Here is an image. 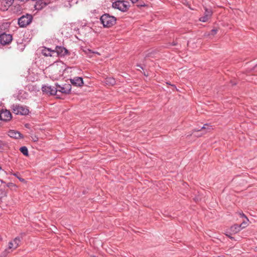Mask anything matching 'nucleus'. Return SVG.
Returning <instances> with one entry per match:
<instances>
[{
	"label": "nucleus",
	"mask_w": 257,
	"mask_h": 257,
	"mask_svg": "<svg viewBox=\"0 0 257 257\" xmlns=\"http://www.w3.org/2000/svg\"><path fill=\"white\" fill-rule=\"evenodd\" d=\"M100 22L105 28H110L116 23L115 17L108 14H104L100 18Z\"/></svg>",
	"instance_id": "nucleus-1"
},
{
	"label": "nucleus",
	"mask_w": 257,
	"mask_h": 257,
	"mask_svg": "<svg viewBox=\"0 0 257 257\" xmlns=\"http://www.w3.org/2000/svg\"><path fill=\"white\" fill-rule=\"evenodd\" d=\"M112 6L113 8L125 12L127 11L129 8L128 2L124 1H116L112 3Z\"/></svg>",
	"instance_id": "nucleus-2"
},
{
	"label": "nucleus",
	"mask_w": 257,
	"mask_h": 257,
	"mask_svg": "<svg viewBox=\"0 0 257 257\" xmlns=\"http://www.w3.org/2000/svg\"><path fill=\"white\" fill-rule=\"evenodd\" d=\"M33 20V16L27 14L25 15H23L18 19V24L21 28H24L29 25Z\"/></svg>",
	"instance_id": "nucleus-3"
},
{
	"label": "nucleus",
	"mask_w": 257,
	"mask_h": 257,
	"mask_svg": "<svg viewBox=\"0 0 257 257\" xmlns=\"http://www.w3.org/2000/svg\"><path fill=\"white\" fill-rule=\"evenodd\" d=\"M12 110L16 114L27 115L29 112L26 107L17 104L13 105Z\"/></svg>",
	"instance_id": "nucleus-4"
},
{
	"label": "nucleus",
	"mask_w": 257,
	"mask_h": 257,
	"mask_svg": "<svg viewBox=\"0 0 257 257\" xmlns=\"http://www.w3.org/2000/svg\"><path fill=\"white\" fill-rule=\"evenodd\" d=\"M13 40L12 35L4 33L0 35V43L3 45L10 44Z\"/></svg>",
	"instance_id": "nucleus-5"
},
{
	"label": "nucleus",
	"mask_w": 257,
	"mask_h": 257,
	"mask_svg": "<svg viewBox=\"0 0 257 257\" xmlns=\"http://www.w3.org/2000/svg\"><path fill=\"white\" fill-rule=\"evenodd\" d=\"M42 91L48 95H55L57 94L56 88L55 86L44 85L42 87Z\"/></svg>",
	"instance_id": "nucleus-6"
},
{
	"label": "nucleus",
	"mask_w": 257,
	"mask_h": 257,
	"mask_svg": "<svg viewBox=\"0 0 257 257\" xmlns=\"http://www.w3.org/2000/svg\"><path fill=\"white\" fill-rule=\"evenodd\" d=\"M57 92H59L64 94H69L71 91V86L69 84H65L62 86L56 85Z\"/></svg>",
	"instance_id": "nucleus-7"
},
{
	"label": "nucleus",
	"mask_w": 257,
	"mask_h": 257,
	"mask_svg": "<svg viewBox=\"0 0 257 257\" xmlns=\"http://www.w3.org/2000/svg\"><path fill=\"white\" fill-rule=\"evenodd\" d=\"M12 118L11 112L7 110H2L0 111V119L4 121H9Z\"/></svg>",
	"instance_id": "nucleus-8"
},
{
	"label": "nucleus",
	"mask_w": 257,
	"mask_h": 257,
	"mask_svg": "<svg viewBox=\"0 0 257 257\" xmlns=\"http://www.w3.org/2000/svg\"><path fill=\"white\" fill-rule=\"evenodd\" d=\"M14 0H1L0 10L5 11L12 5Z\"/></svg>",
	"instance_id": "nucleus-9"
},
{
	"label": "nucleus",
	"mask_w": 257,
	"mask_h": 257,
	"mask_svg": "<svg viewBox=\"0 0 257 257\" xmlns=\"http://www.w3.org/2000/svg\"><path fill=\"white\" fill-rule=\"evenodd\" d=\"M212 14V12L210 9H208L206 8H205V13L204 16L201 17L199 19V20L201 22H207L209 18H211Z\"/></svg>",
	"instance_id": "nucleus-10"
},
{
	"label": "nucleus",
	"mask_w": 257,
	"mask_h": 257,
	"mask_svg": "<svg viewBox=\"0 0 257 257\" xmlns=\"http://www.w3.org/2000/svg\"><path fill=\"white\" fill-rule=\"evenodd\" d=\"M70 80L71 84L74 86L81 87L83 84V78L80 77H75L70 79Z\"/></svg>",
	"instance_id": "nucleus-11"
},
{
	"label": "nucleus",
	"mask_w": 257,
	"mask_h": 257,
	"mask_svg": "<svg viewBox=\"0 0 257 257\" xmlns=\"http://www.w3.org/2000/svg\"><path fill=\"white\" fill-rule=\"evenodd\" d=\"M55 53L56 52L59 56H64L68 54V51L64 47L62 46H56L55 50H54Z\"/></svg>",
	"instance_id": "nucleus-12"
},
{
	"label": "nucleus",
	"mask_w": 257,
	"mask_h": 257,
	"mask_svg": "<svg viewBox=\"0 0 257 257\" xmlns=\"http://www.w3.org/2000/svg\"><path fill=\"white\" fill-rule=\"evenodd\" d=\"M21 239L20 237H16L12 241L9 243V249H16L20 245Z\"/></svg>",
	"instance_id": "nucleus-13"
},
{
	"label": "nucleus",
	"mask_w": 257,
	"mask_h": 257,
	"mask_svg": "<svg viewBox=\"0 0 257 257\" xmlns=\"http://www.w3.org/2000/svg\"><path fill=\"white\" fill-rule=\"evenodd\" d=\"M8 135L11 138L17 139L23 138L22 135L20 133L14 130L10 131L8 133Z\"/></svg>",
	"instance_id": "nucleus-14"
},
{
	"label": "nucleus",
	"mask_w": 257,
	"mask_h": 257,
	"mask_svg": "<svg viewBox=\"0 0 257 257\" xmlns=\"http://www.w3.org/2000/svg\"><path fill=\"white\" fill-rule=\"evenodd\" d=\"M243 223L240 225L234 224L230 227V230L233 233H236L241 230V226Z\"/></svg>",
	"instance_id": "nucleus-15"
},
{
	"label": "nucleus",
	"mask_w": 257,
	"mask_h": 257,
	"mask_svg": "<svg viewBox=\"0 0 257 257\" xmlns=\"http://www.w3.org/2000/svg\"><path fill=\"white\" fill-rule=\"evenodd\" d=\"M55 53L54 50H52L50 48H44L42 50V53L45 56H52L51 53Z\"/></svg>",
	"instance_id": "nucleus-16"
},
{
	"label": "nucleus",
	"mask_w": 257,
	"mask_h": 257,
	"mask_svg": "<svg viewBox=\"0 0 257 257\" xmlns=\"http://www.w3.org/2000/svg\"><path fill=\"white\" fill-rule=\"evenodd\" d=\"M105 83L108 85H113L115 83V81L112 77H107L105 79Z\"/></svg>",
	"instance_id": "nucleus-17"
},
{
	"label": "nucleus",
	"mask_w": 257,
	"mask_h": 257,
	"mask_svg": "<svg viewBox=\"0 0 257 257\" xmlns=\"http://www.w3.org/2000/svg\"><path fill=\"white\" fill-rule=\"evenodd\" d=\"M20 151L25 156H28V150L26 147H22L21 148H20Z\"/></svg>",
	"instance_id": "nucleus-18"
},
{
	"label": "nucleus",
	"mask_w": 257,
	"mask_h": 257,
	"mask_svg": "<svg viewBox=\"0 0 257 257\" xmlns=\"http://www.w3.org/2000/svg\"><path fill=\"white\" fill-rule=\"evenodd\" d=\"M212 128V126L209 125L208 124H205L199 130H195V131H200L202 130H210Z\"/></svg>",
	"instance_id": "nucleus-19"
},
{
	"label": "nucleus",
	"mask_w": 257,
	"mask_h": 257,
	"mask_svg": "<svg viewBox=\"0 0 257 257\" xmlns=\"http://www.w3.org/2000/svg\"><path fill=\"white\" fill-rule=\"evenodd\" d=\"M12 175L17 177L21 182H25V180L22 178L18 173H13Z\"/></svg>",
	"instance_id": "nucleus-20"
},
{
	"label": "nucleus",
	"mask_w": 257,
	"mask_h": 257,
	"mask_svg": "<svg viewBox=\"0 0 257 257\" xmlns=\"http://www.w3.org/2000/svg\"><path fill=\"white\" fill-rule=\"evenodd\" d=\"M7 187L9 188H17V186L13 183H9L7 185Z\"/></svg>",
	"instance_id": "nucleus-21"
},
{
	"label": "nucleus",
	"mask_w": 257,
	"mask_h": 257,
	"mask_svg": "<svg viewBox=\"0 0 257 257\" xmlns=\"http://www.w3.org/2000/svg\"><path fill=\"white\" fill-rule=\"evenodd\" d=\"M5 143L3 141L0 140V151L3 149V147L5 146Z\"/></svg>",
	"instance_id": "nucleus-22"
},
{
	"label": "nucleus",
	"mask_w": 257,
	"mask_h": 257,
	"mask_svg": "<svg viewBox=\"0 0 257 257\" xmlns=\"http://www.w3.org/2000/svg\"><path fill=\"white\" fill-rule=\"evenodd\" d=\"M9 26V24L6 23H4L3 24V25H2L1 26V29H2V28L3 27H8Z\"/></svg>",
	"instance_id": "nucleus-23"
},
{
	"label": "nucleus",
	"mask_w": 257,
	"mask_h": 257,
	"mask_svg": "<svg viewBox=\"0 0 257 257\" xmlns=\"http://www.w3.org/2000/svg\"><path fill=\"white\" fill-rule=\"evenodd\" d=\"M242 223H243V224H242V225L241 226V229L242 228H245L246 227V222L245 221H243Z\"/></svg>",
	"instance_id": "nucleus-24"
},
{
	"label": "nucleus",
	"mask_w": 257,
	"mask_h": 257,
	"mask_svg": "<svg viewBox=\"0 0 257 257\" xmlns=\"http://www.w3.org/2000/svg\"><path fill=\"white\" fill-rule=\"evenodd\" d=\"M212 34H215L217 33V30L213 29L211 31Z\"/></svg>",
	"instance_id": "nucleus-25"
},
{
	"label": "nucleus",
	"mask_w": 257,
	"mask_h": 257,
	"mask_svg": "<svg viewBox=\"0 0 257 257\" xmlns=\"http://www.w3.org/2000/svg\"><path fill=\"white\" fill-rule=\"evenodd\" d=\"M241 216L242 217H245V218H246V219L247 221H248V219L246 218V217L245 216V215L243 213H242V214H241Z\"/></svg>",
	"instance_id": "nucleus-26"
},
{
	"label": "nucleus",
	"mask_w": 257,
	"mask_h": 257,
	"mask_svg": "<svg viewBox=\"0 0 257 257\" xmlns=\"http://www.w3.org/2000/svg\"><path fill=\"white\" fill-rule=\"evenodd\" d=\"M253 70H254V71H257V64L253 68Z\"/></svg>",
	"instance_id": "nucleus-27"
},
{
	"label": "nucleus",
	"mask_w": 257,
	"mask_h": 257,
	"mask_svg": "<svg viewBox=\"0 0 257 257\" xmlns=\"http://www.w3.org/2000/svg\"><path fill=\"white\" fill-rule=\"evenodd\" d=\"M133 3H135L138 2L139 0H131Z\"/></svg>",
	"instance_id": "nucleus-28"
},
{
	"label": "nucleus",
	"mask_w": 257,
	"mask_h": 257,
	"mask_svg": "<svg viewBox=\"0 0 257 257\" xmlns=\"http://www.w3.org/2000/svg\"><path fill=\"white\" fill-rule=\"evenodd\" d=\"M145 6V4H141V5H139V6H140V7H143V6Z\"/></svg>",
	"instance_id": "nucleus-29"
},
{
	"label": "nucleus",
	"mask_w": 257,
	"mask_h": 257,
	"mask_svg": "<svg viewBox=\"0 0 257 257\" xmlns=\"http://www.w3.org/2000/svg\"><path fill=\"white\" fill-rule=\"evenodd\" d=\"M177 45V44H176V43H175V42H173V43H172V45H173V46H175V45Z\"/></svg>",
	"instance_id": "nucleus-30"
},
{
	"label": "nucleus",
	"mask_w": 257,
	"mask_h": 257,
	"mask_svg": "<svg viewBox=\"0 0 257 257\" xmlns=\"http://www.w3.org/2000/svg\"><path fill=\"white\" fill-rule=\"evenodd\" d=\"M137 66H138V67H140V68H142V67L140 65H137Z\"/></svg>",
	"instance_id": "nucleus-31"
},
{
	"label": "nucleus",
	"mask_w": 257,
	"mask_h": 257,
	"mask_svg": "<svg viewBox=\"0 0 257 257\" xmlns=\"http://www.w3.org/2000/svg\"><path fill=\"white\" fill-rule=\"evenodd\" d=\"M229 238H231V239H232V238H233V237H231V236H229Z\"/></svg>",
	"instance_id": "nucleus-32"
},
{
	"label": "nucleus",
	"mask_w": 257,
	"mask_h": 257,
	"mask_svg": "<svg viewBox=\"0 0 257 257\" xmlns=\"http://www.w3.org/2000/svg\"><path fill=\"white\" fill-rule=\"evenodd\" d=\"M255 249L257 251V246L256 247Z\"/></svg>",
	"instance_id": "nucleus-33"
},
{
	"label": "nucleus",
	"mask_w": 257,
	"mask_h": 257,
	"mask_svg": "<svg viewBox=\"0 0 257 257\" xmlns=\"http://www.w3.org/2000/svg\"><path fill=\"white\" fill-rule=\"evenodd\" d=\"M91 257H96V256H91Z\"/></svg>",
	"instance_id": "nucleus-34"
}]
</instances>
